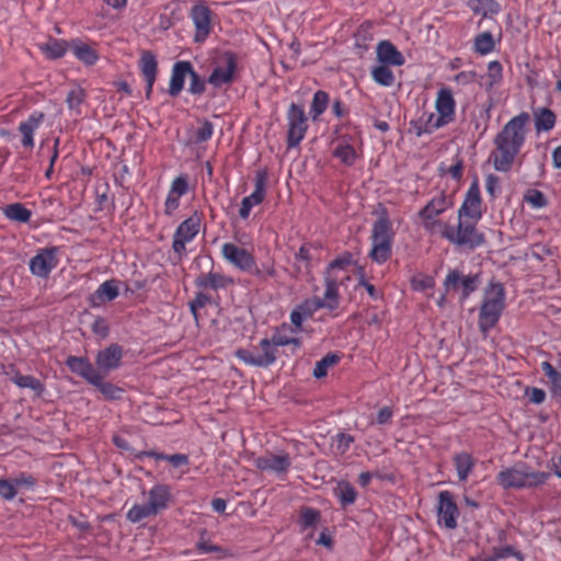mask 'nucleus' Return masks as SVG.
Here are the masks:
<instances>
[{
  "label": "nucleus",
  "instance_id": "nucleus-14",
  "mask_svg": "<svg viewBox=\"0 0 561 561\" xmlns=\"http://www.w3.org/2000/svg\"><path fill=\"white\" fill-rule=\"evenodd\" d=\"M451 206V202L448 199L444 192L434 196L420 211L419 216L423 222L425 230L434 232L436 227L443 229L442 222L436 218L445 213Z\"/></svg>",
  "mask_w": 561,
  "mask_h": 561
},
{
  "label": "nucleus",
  "instance_id": "nucleus-51",
  "mask_svg": "<svg viewBox=\"0 0 561 561\" xmlns=\"http://www.w3.org/2000/svg\"><path fill=\"white\" fill-rule=\"evenodd\" d=\"M488 89L499 85L503 80V67L500 61L492 60L488 64Z\"/></svg>",
  "mask_w": 561,
  "mask_h": 561
},
{
  "label": "nucleus",
  "instance_id": "nucleus-7",
  "mask_svg": "<svg viewBox=\"0 0 561 561\" xmlns=\"http://www.w3.org/2000/svg\"><path fill=\"white\" fill-rule=\"evenodd\" d=\"M348 265L350 260L347 259H336L330 263L325 274V289L323 298H320L322 309L324 308L333 311L339 307V288L343 285L345 279H350L348 272L346 271V266Z\"/></svg>",
  "mask_w": 561,
  "mask_h": 561
},
{
  "label": "nucleus",
  "instance_id": "nucleus-44",
  "mask_svg": "<svg viewBox=\"0 0 561 561\" xmlns=\"http://www.w3.org/2000/svg\"><path fill=\"white\" fill-rule=\"evenodd\" d=\"M329 102L330 96L328 92L318 90L313 94L309 112L313 121H317L327 111Z\"/></svg>",
  "mask_w": 561,
  "mask_h": 561
},
{
  "label": "nucleus",
  "instance_id": "nucleus-46",
  "mask_svg": "<svg viewBox=\"0 0 561 561\" xmlns=\"http://www.w3.org/2000/svg\"><path fill=\"white\" fill-rule=\"evenodd\" d=\"M11 380L20 388H30L41 394L44 391L42 381L31 375H22L15 371Z\"/></svg>",
  "mask_w": 561,
  "mask_h": 561
},
{
  "label": "nucleus",
  "instance_id": "nucleus-13",
  "mask_svg": "<svg viewBox=\"0 0 561 561\" xmlns=\"http://www.w3.org/2000/svg\"><path fill=\"white\" fill-rule=\"evenodd\" d=\"M480 283L481 278L479 274L463 275L460 271L454 268L448 271L443 286L446 293L460 289V299L465 301L478 289Z\"/></svg>",
  "mask_w": 561,
  "mask_h": 561
},
{
  "label": "nucleus",
  "instance_id": "nucleus-49",
  "mask_svg": "<svg viewBox=\"0 0 561 561\" xmlns=\"http://www.w3.org/2000/svg\"><path fill=\"white\" fill-rule=\"evenodd\" d=\"M373 80L382 85L391 87L394 83L393 71L387 65H379L371 70Z\"/></svg>",
  "mask_w": 561,
  "mask_h": 561
},
{
  "label": "nucleus",
  "instance_id": "nucleus-61",
  "mask_svg": "<svg viewBox=\"0 0 561 561\" xmlns=\"http://www.w3.org/2000/svg\"><path fill=\"white\" fill-rule=\"evenodd\" d=\"M214 134L213 124L208 121H205L202 126H199L195 133L196 142H205L211 138Z\"/></svg>",
  "mask_w": 561,
  "mask_h": 561
},
{
  "label": "nucleus",
  "instance_id": "nucleus-11",
  "mask_svg": "<svg viewBox=\"0 0 561 561\" xmlns=\"http://www.w3.org/2000/svg\"><path fill=\"white\" fill-rule=\"evenodd\" d=\"M256 469L273 473L279 480H285L293 466V458L288 453L266 451L254 459Z\"/></svg>",
  "mask_w": 561,
  "mask_h": 561
},
{
  "label": "nucleus",
  "instance_id": "nucleus-43",
  "mask_svg": "<svg viewBox=\"0 0 561 561\" xmlns=\"http://www.w3.org/2000/svg\"><path fill=\"white\" fill-rule=\"evenodd\" d=\"M334 495L339 499L341 505L346 507L356 501L357 492L347 481H341L334 489Z\"/></svg>",
  "mask_w": 561,
  "mask_h": 561
},
{
  "label": "nucleus",
  "instance_id": "nucleus-23",
  "mask_svg": "<svg viewBox=\"0 0 561 561\" xmlns=\"http://www.w3.org/2000/svg\"><path fill=\"white\" fill-rule=\"evenodd\" d=\"M46 118L45 113L33 111L25 119L21 121L18 130L21 134V144L25 149H33L35 146L34 136Z\"/></svg>",
  "mask_w": 561,
  "mask_h": 561
},
{
  "label": "nucleus",
  "instance_id": "nucleus-33",
  "mask_svg": "<svg viewBox=\"0 0 561 561\" xmlns=\"http://www.w3.org/2000/svg\"><path fill=\"white\" fill-rule=\"evenodd\" d=\"M313 251H316V249L311 244L305 243L295 254L294 267L298 275L309 276L311 274L312 262L314 260L312 254Z\"/></svg>",
  "mask_w": 561,
  "mask_h": 561
},
{
  "label": "nucleus",
  "instance_id": "nucleus-35",
  "mask_svg": "<svg viewBox=\"0 0 561 561\" xmlns=\"http://www.w3.org/2000/svg\"><path fill=\"white\" fill-rule=\"evenodd\" d=\"M107 375L99 374L91 386L95 387L102 397L107 401L121 400L125 390L110 381L105 380Z\"/></svg>",
  "mask_w": 561,
  "mask_h": 561
},
{
  "label": "nucleus",
  "instance_id": "nucleus-48",
  "mask_svg": "<svg viewBox=\"0 0 561 561\" xmlns=\"http://www.w3.org/2000/svg\"><path fill=\"white\" fill-rule=\"evenodd\" d=\"M68 48H70V43H67L64 39H50L44 46V53L53 59L61 58L66 55Z\"/></svg>",
  "mask_w": 561,
  "mask_h": 561
},
{
  "label": "nucleus",
  "instance_id": "nucleus-2",
  "mask_svg": "<svg viewBox=\"0 0 561 561\" xmlns=\"http://www.w3.org/2000/svg\"><path fill=\"white\" fill-rule=\"evenodd\" d=\"M376 215L377 219L371 227V248L368 256L373 262L381 265L391 256L396 232L386 207L381 206L377 209Z\"/></svg>",
  "mask_w": 561,
  "mask_h": 561
},
{
  "label": "nucleus",
  "instance_id": "nucleus-1",
  "mask_svg": "<svg viewBox=\"0 0 561 561\" xmlns=\"http://www.w3.org/2000/svg\"><path fill=\"white\" fill-rule=\"evenodd\" d=\"M530 115L520 112L512 117L493 139L494 149L489 161L497 172H510L526 144Z\"/></svg>",
  "mask_w": 561,
  "mask_h": 561
},
{
  "label": "nucleus",
  "instance_id": "nucleus-10",
  "mask_svg": "<svg viewBox=\"0 0 561 561\" xmlns=\"http://www.w3.org/2000/svg\"><path fill=\"white\" fill-rule=\"evenodd\" d=\"M202 213L195 210L175 229L172 240V250L180 259L186 252V244L192 242L198 234L202 226Z\"/></svg>",
  "mask_w": 561,
  "mask_h": 561
},
{
  "label": "nucleus",
  "instance_id": "nucleus-56",
  "mask_svg": "<svg viewBox=\"0 0 561 561\" xmlns=\"http://www.w3.org/2000/svg\"><path fill=\"white\" fill-rule=\"evenodd\" d=\"M188 76L191 79L188 92L193 95L203 94L205 92L206 82L199 77V75L194 70L193 67Z\"/></svg>",
  "mask_w": 561,
  "mask_h": 561
},
{
  "label": "nucleus",
  "instance_id": "nucleus-59",
  "mask_svg": "<svg viewBox=\"0 0 561 561\" xmlns=\"http://www.w3.org/2000/svg\"><path fill=\"white\" fill-rule=\"evenodd\" d=\"M354 443V437L346 433H339L334 438L336 451L340 455L345 454Z\"/></svg>",
  "mask_w": 561,
  "mask_h": 561
},
{
  "label": "nucleus",
  "instance_id": "nucleus-28",
  "mask_svg": "<svg viewBox=\"0 0 561 561\" xmlns=\"http://www.w3.org/2000/svg\"><path fill=\"white\" fill-rule=\"evenodd\" d=\"M66 365L70 369L71 373L84 379L90 385L100 374L96 370V367L90 362L87 356H73L70 355L66 359Z\"/></svg>",
  "mask_w": 561,
  "mask_h": 561
},
{
  "label": "nucleus",
  "instance_id": "nucleus-24",
  "mask_svg": "<svg viewBox=\"0 0 561 561\" xmlns=\"http://www.w3.org/2000/svg\"><path fill=\"white\" fill-rule=\"evenodd\" d=\"M190 192L188 175L180 174L171 182L170 188L164 201V215L173 216L180 207V199Z\"/></svg>",
  "mask_w": 561,
  "mask_h": 561
},
{
  "label": "nucleus",
  "instance_id": "nucleus-31",
  "mask_svg": "<svg viewBox=\"0 0 561 561\" xmlns=\"http://www.w3.org/2000/svg\"><path fill=\"white\" fill-rule=\"evenodd\" d=\"M376 54L378 60L382 65L402 66L405 62V59L401 51H399L398 48L390 41L387 39L378 43Z\"/></svg>",
  "mask_w": 561,
  "mask_h": 561
},
{
  "label": "nucleus",
  "instance_id": "nucleus-45",
  "mask_svg": "<svg viewBox=\"0 0 561 561\" xmlns=\"http://www.w3.org/2000/svg\"><path fill=\"white\" fill-rule=\"evenodd\" d=\"M87 99V92L81 87L71 89L66 98L68 108L77 115L81 114V105Z\"/></svg>",
  "mask_w": 561,
  "mask_h": 561
},
{
  "label": "nucleus",
  "instance_id": "nucleus-37",
  "mask_svg": "<svg viewBox=\"0 0 561 561\" xmlns=\"http://www.w3.org/2000/svg\"><path fill=\"white\" fill-rule=\"evenodd\" d=\"M467 5L483 19L496 15L501 11V4L496 0H468Z\"/></svg>",
  "mask_w": 561,
  "mask_h": 561
},
{
  "label": "nucleus",
  "instance_id": "nucleus-58",
  "mask_svg": "<svg viewBox=\"0 0 561 561\" xmlns=\"http://www.w3.org/2000/svg\"><path fill=\"white\" fill-rule=\"evenodd\" d=\"M525 201L535 208H541L547 205L545 194L538 190H529L525 194Z\"/></svg>",
  "mask_w": 561,
  "mask_h": 561
},
{
  "label": "nucleus",
  "instance_id": "nucleus-53",
  "mask_svg": "<svg viewBox=\"0 0 561 561\" xmlns=\"http://www.w3.org/2000/svg\"><path fill=\"white\" fill-rule=\"evenodd\" d=\"M249 273L259 279H267L276 276V270L272 261L263 262L261 266H257L254 262V268Z\"/></svg>",
  "mask_w": 561,
  "mask_h": 561
},
{
  "label": "nucleus",
  "instance_id": "nucleus-19",
  "mask_svg": "<svg viewBox=\"0 0 561 561\" xmlns=\"http://www.w3.org/2000/svg\"><path fill=\"white\" fill-rule=\"evenodd\" d=\"M124 348L117 343H112L105 348L98 352L95 356L96 370L102 375H108L111 371L116 370L122 365L124 357Z\"/></svg>",
  "mask_w": 561,
  "mask_h": 561
},
{
  "label": "nucleus",
  "instance_id": "nucleus-62",
  "mask_svg": "<svg viewBox=\"0 0 561 561\" xmlns=\"http://www.w3.org/2000/svg\"><path fill=\"white\" fill-rule=\"evenodd\" d=\"M530 403L541 404L546 400V392L540 388H527L525 391Z\"/></svg>",
  "mask_w": 561,
  "mask_h": 561
},
{
  "label": "nucleus",
  "instance_id": "nucleus-3",
  "mask_svg": "<svg viewBox=\"0 0 561 561\" xmlns=\"http://www.w3.org/2000/svg\"><path fill=\"white\" fill-rule=\"evenodd\" d=\"M550 473L533 470L525 462H517L496 474V483L504 490L534 489L547 482Z\"/></svg>",
  "mask_w": 561,
  "mask_h": 561
},
{
  "label": "nucleus",
  "instance_id": "nucleus-32",
  "mask_svg": "<svg viewBox=\"0 0 561 561\" xmlns=\"http://www.w3.org/2000/svg\"><path fill=\"white\" fill-rule=\"evenodd\" d=\"M232 284L233 279L230 276L217 272L203 273L195 279V285L199 289L218 290Z\"/></svg>",
  "mask_w": 561,
  "mask_h": 561
},
{
  "label": "nucleus",
  "instance_id": "nucleus-39",
  "mask_svg": "<svg viewBox=\"0 0 561 561\" xmlns=\"http://www.w3.org/2000/svg\"><path fill=\"white\" fill-rule=\"evenodd\" d=\"M438 116L434 113H423L417 122L414 123V130L417 136L424 134H432L433 131L446 126V124L438 125Z\"/></svg>",
  "mask_w": 561,
  "mask_h": 561
},
{
  "label": "nucleus",
  "instance_id": "nucleus-60",
  "mask_svg": "<svg viewBox=\"0 0 561 561\" xmlns=\"http://www.w3.org/2000/svg\"><path fill=\"white\" fill-rule=\"evenodd\" d=\"M18 494V490L15 489L13 479H0V497L11 501Z\"/></svg>",
  "mask_w": 561,
  "mask_h": 561
},
{
  "label": "nucleus",
  "instance_id": "nucleus-29",
  "mask_svg": "<svg viewBox=\"0 0 561 561\" xmlns=\"http://www.w3.org/2000/svg\"><path fill=\"white\" fill-rule=\"evenodd\" d=\"M70 49L73 56L88 67L94 66L100 59L95 43H87L80 38H73L70 41Z\"/></svg>",
  "mask_w": 561,
  "mask_h": 561
},
{
  "label": "nucleus",
  "instance_id": "nucleus-9",
  "mask_svg": "<svg viewBox=\"0 0 561 561\" xmlns=\"http://www.w3.org/2000/svg\"><path fill=\"white\" fill-rule=\"evenodd\" d=\"M288 149L296 148L305 139L308 130V117L301 105L291 103L286 112Z\"/></svg>",
  "mask_w": 561,
  "mask_h": 561
},
{
  "label": "nucleus",
  "instance_id": "nucleus-26",
  "mask_svg": "<svg viewBox=\"0 0 561 561\" xmlns=\"http://www.w3.org/2000/svg\"><path fill=\"white\" fill-rule=\"evenodd\" d=\"M139 68L146 82V98L150 99L158 72L156 55L150 50H144L140 55Z\"/></svg>",
  "mask_w": 561,
  "mask_h": 561
},
{
  "label": "nucleus",
  "instance_id": "nucleus-38",
  "mask_svg": "<svg viewBox=\"0 0 561 561\" xmlns=\"http://www.w3.org/2000/svg\"><path fill=\"white\" fill-rule=\"evenodd\" d=\"M534 118L537 133L550 131L553 129L557 122L556 114L548 107H539L535 110Z\"/></svg>",
  "mask_w": 561,
  "mask_h": 561
},
{
  "label": "nucleus",
  "instance_id": "nucleus-57",
  "mask_svg": "<svg viewBox=\"0 0 561 561\" xmlns=\"http://www.w3.org/2000/svg\"><path fill=\"white\" fill-rule=\"evenodd\" d=\"M492 552L495 553V558H497V560L514 557L518 561H524V554L516 550L513 546L494 547Z\"/></svg>",
  "mask_w": 561,
  "mask_h": 561
},
{
  "label": "nucleus",
  "instance_id": "nucleus-17",
  "mask_svg": "<svg viewBox=\"0 0 561 561\" xmlns=\"http://www.w3.org/2000/svg\"><path fill=\"white\" fill-rule=\"evenodd\" d=\"M267 180V169H260L256 171L254 178V191L242 199L241 206L239 208V216L241 219H248L252 208L264 202L266 196Z\"/></svg>",
  "mask_w": 561,
  "mask_h": 561
},
{
  "label": "nucleus",
  "instance_id": "nucleus-25",
  "mask_svg": "<svg viewBox=\"0 0 561 561\" xmlns=\"http://www.w3.org/2000/svg\"><path fill=\"white\" fill-rule=\"evenodd\" d=\"M435 110L439 124H450L456 118V101L453 91L443 87L437 91L435 99Z\"/></svg>",
  "mask_w": 561,
  "mask_h": 561
},
{
  "label": "nucleus",
  "instance_id": "nucleus-40",
  "mask_svg": "<svg viewBox=\"0 0 561 561\" xmlns=\"http://www.w3.org/2000/svg\"><path fill=\"white\" fill-rule=\"evenodd\" d=\"M541 370L548 379V383L551 392L561 398V373L557 370L553 365L549 362H542L540 364Z\"/></svg>",
  "mask_w": 561,
  "mask_h": 561
},
{
  "label": "nucleus",
  "instance_id": "nucleus-30",
  "mask_svg": "<svg viewBox=\"0 0 561 561\" xmlns=\"http://www.w3.org/2000/svg\"><path fill=\"white\" fill-rule=\"evenodd\" d=\"M191 70L192 64L190 61L182 60L173 65L168 90L171 96H178L182 92L185 78L190 75Z\"/></svg>",
  "mask_w": 561,
  "mask_h": 561
},
{
  "label": "nucleus",
  "instance_id": "nucleus-21",
  "mask_svg": "<svg viewBox=\"0 0 561 561\" xmlns=\"http://www.w3.org/2000/svg\"><path fill=\"white\" fill-rule=\"evenodd\" d=\"M221 255L231 265L242 272L249 273L254 268V256L244 248H239L232 242H226L221 247Z\"/></svg>",
  "mask_w": 561,
  "mask_h": 561
},
{
  "label": "nucleus",
  "instance_id": "nucleus-50",
  "mask_svg": "<svg viewBox=\"0 0 561 561\" xmlns=\"http://www.w3.org/2000/svg\"><path fill=\"white\" fill-rule=\"evenodd\" d=\"M340 362V356L335 353H329L316 363L313 368V376L317 379L323 378L328 375V369Z\"/></svg>",
  "mask_w": 561,
  "mask_h": 561
},
{
  "label": "nucleus",
  "instance_id": "nucleus-47",
  "mask_svg": "<svg viewBox=\"0 0 561 561\" xmlns=\"http://www.w3.org/2000/svg\"><path fill=\"white\" fill-rule=\"evenodd\" d=\"M321 514L320 511L309 507L302 506L299 511V526L302 530L314 527L320 520Z\"/></svg>",
  "mask_w": 561,
  "mask_h": 561
},
{
  "label": "nucleus",
  "instance_id": "nucleus-36",
  "mask_svg": "<svg viewBox=\"0 0 561 561\" xmlns=\"http://www.w3.org/2000/svg\"><path fill=\"white\" fill-rule=\"evenodd\" d=\"M333 156L346 167L354 165L358 157L355 148L346 137H341L337 140Z\"/></svg>",
  "mask_w": 561,
  "mask_h": 561
},
{
  "label": "nucleus",
  "instance_id": "nucleus-52",
  "mask_svg": "<svg viewBox=\"0 0 561 561\" xmlns=\"http://www.w3.org/2000/svg\"><path fill=\"white\" fill-rule=\"evenodd\" d=\"M285 330H286V328L284 327L283 330L276 331L272 335L270 341L275 345L276 348H277V346H287V345H294L296 347H299L301 345L300 340L298 337L288 335L285 332Z\"/></svg>",
  "mask_w": 561,
  "mask_h": 561
},
{
  "label": "nucleus",
  "instance_id": "nucleus-41",
  "mask_svg": "<svg viewBox=\"0 0 561 561\" xmlns=\"http://www.w3.org/2000/svg\"><path fill=\"white\" fill-rule=\"evenodd\" d=\"M3 214L9 220L20 224L28 222L32 217V211L21 203L9 204L3 209Z\"/></svg>",
  "mask_w": 561,
  "mask_h": 561
},
{
  "label": "nucleus",
  "instance_id": "nucleus-16",
  "mask_svg": "<svg viewBox=\"0 0 561 561\" xmlns=\"http://www.w3.org/2000/svg\"><path fill=\"white\" fill-rule=\"evenodd\" d=\"M483 216L482 198L478 181L470 184L465 198L457 211L458 219L479 222Z\"/></svg>",
  "mask_w": 561,
  "mask_h": 561
},
{
  "label": "nucleus",
  "instance_id": "nucleus-54",
  "mask_svg": "<svg viewBox=\"0 0 561 561\" xmlns=\"http://www.w3.org/2000/svg\"><path fill=\"white\" fill-rule=\"evenodd\" d=\"M196 549L201 553H217L218 559H224L232 556L227 549L203 540L196 543Z\"/></svg>",
  "mask_w": 561,
  "mask_h": 561
},
{
  "label": "nucleus",
  "instance_id": "nucleus-15",
  "mask_svg": "<svg viewBox=\"0 0 561 561\" xmlns=\"http://www.w3.org/2000/svg\"><path fill=\"white\" fill-rule=\"evenodd\" d=\"M60 250L58 247L42 248L30 260V272L41 278H47L59 264Z\"/></svg>",
  "mask_w": 561,
  "mask_h": 561
},
{
  "label": "nucleus",
  "instance_id": "nucleus-20",
  "mask_svg": "<svg viewBox=\"0 0 561 561\" xmlns=\"http://www.w3.org/2000/svg\"><path fill=\"white\" fill-rule=\"evenodd\" d=\"M320 309H322V304L319 297L305 299L291 310L289 314L291 328L288 330L291 333H301L304 331L302 323L311 319Z\"/></svg>",
  "mask_w": 561,
  "mask_h": 561
},
{
  "label": "nucleus",
  "instance_id": "nucleus-4",
  "mask_svg": "<svg viewBox=\"0 0 561 561\" xmlns=\"http://www.w3.org/2000/svg\"><path fill=\"white\" fill-rule=\"evenodd\" d=\"M505 308V288L499 282H490L484 289L479 310L478 325L486 334L499 322Z\"/></svg>",
  "mask_w": 561,
  "mask_h": 561
},
{
  "label": "nucleus",
  "instance_id": "nucleus-42",
  "mask_svg": "<svg viewBox=\"0 0 561 561\" xmlns=\"http://www.w3.org/2000/svg\"><path fill=\"white\" fill-rule=\"evenodd\" d=\"M495 41L491 32L485 31L476 35L473 39V50L485 56L494 50Z\"/></svg>",
  "mask_w": 561,
  "mask_h": 561
},
{
  "label": "nucleus",
  "instance_id": "nucleus-5",
  "mask_svg": "<svg viewBox=\"0 0 561 561\" xmlns=\"http://www.w3.org/2000/svg\"><path fill=\"white\" fill-rule=\"evenodd\" d=\"M440 237L455 247L473 251L486 243L485 236L478 229V222L467 219H458L456 226L444 224L439 230Z\"/></svg>",
  "mask_w": 561,
  "mask_h": 561
},
{
  "label": "nucleus",
  "instance_id": "nucleus-64",
  "mask_svg": "<svg viewBox=\"0 0 561 561\" xmlns=\"http://www.w3.org/2000/svg\"><path fill=\"white\" fill-rule=\"evenodd\" d=\"M485 190L491 197H495L500 190V178L495 174H488L485 178Z\"/></svg>",
  "mask_w": 561,
  "mask_h": 561
},
{
  "label": "nucleus",
  "instance_id": "nucleus-55",
  "mask_svg": "<svg viewBox=\"0 0 561 561\" xmlns=\"http://www.w3.org/2000/svg\"><path fill=\"white\" fill-rule=\"evenodd\" d=\"M211 302V297L203 291L196 293L193 300L190 301V310L195 319L196 322H198V310L207 306Z\"/></svg>",
  "mask_w": 561,
  "mask_h": 561
},
{
  "label": "nucleus",
  "instance_id": "nucleus-34",
  "mask_svg": "<svg viewBox=\"0 0 561 561\" xmlns=\"http://www.w3.org/2000/svg\"><path fill=\"white\" fill-rule=\"evenodd\" d=\"M477 460L470 453L460 451L453 456V465L456 469L458 480L466 482L476 467Z\"/></svg>",
  "mask_w": 561,
  "mask_h": 561
},
{
  "label": "nucleus",
  "instance_id": "nucleus-63",
  "mask_svg": "<svg viewBox=\"0 0 561 561\" xmlns=\"http://www.w3.org/2000/svg\"><path fill=\"white\" fill-rule=\"evenodd\" d=\"M13 482H14L15 489L21 488V486L32 489L36 484V479L32 474L22 472L13 479Z\"/></svg>",
  "mask_w": 561,
  "mask_h": 561
},
{
  "label": "nucleus",
  "instance_id": "nucleus-18",
  "mask_svg": "<svg viewBox=\"0 0 561 561\" xmlns=\"http://www.w3.org/2000/svg\"><path fill=\"white\" fill-rule=\"evenodd\" d=\"M436 511L438 525L447 529L457 527L459 508L450 491L444 490L438 493Z\"/></svg>",
  "mask_w": 561,
  "mask_h": 561
},
{
  "label": "nucleus",
  "instance_id": "nucleus-8",
  "mask_svg": "<svg viewBox=\"0 0 561 561\" xmlns=\"http://www.w3.org/2000/svg\"><path fill=\"white\" fill-rule=\"evenodd\" d=\"M213 70L207 82L216 89L230 85L238 71V56L231 50L217 51L211 59Z\"/></svg>",
  "mask_w": 561,
  "mask_h": 561
},
{
  "label": "nucleus",
  "instance_id": "nucleus-22",
  "mask_svg": "<svg viewBox=\"0 0 561 561\" xmlns=\"http://www.w3.org/2000/svg\"><path fill=\"white\" fill-rule=\"evenodd\" d=\"M190 18L195 26V41L204 42L211 31V10L204 3H196L190 11Z\"/></svg>",
  "mask_w": 561,
  "mask_h": 561
},
{
  "label": "nucleus",
  "instance_id": "nucleus-6",
  "mask_svg": "<svg viewBox=\"0 0 561 561\" xmlns=\"http://www.w3.org/2000/svg\"><path fill=\"white\" fill-rule=\"evenodd\" d=\"M172 501L171 488L164 483L154 484L147 493V502L134 504L126 513L130 523H139L165 511Z\"/></svg>",
  "mask_w": 561,
  "mask_h": 561
},
{
  "label": "nucleus",
  "instance_id": "nucleus-27",
  "mask_svg": "<svg viewBox=\"0 0 561 561\" xmlns=\"http://www.w3.org/2000/svg\"><path fill=\"white\" fill-rule=\"evenodd\" d=\"M118 280L111 278L103 282L96 290L90 295L89 304L93 308L101 307L106 302L115 300L119 295Z\"/></svg>",
  "mask_w": 561,
  "mask_h": 561
},
{
  "label": "nucleus",
  "instance_id": "nucleus-12",
  "mask_svg": "<svg viewBox=\"0 0 561 561\" xmlns=\"http://www.w3.org/2000/svg\"><path fill=\"white\" fill-rule=\"evenodd\" d=\"M260 352L248 348H239L236 352L237 358L249 366L268 367L275 363L277 358V348L268 339L260 341Z\"/></svg>",
  "mask_w": 561,
  "mask_h": 561
}]
</instances>
